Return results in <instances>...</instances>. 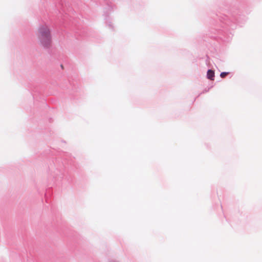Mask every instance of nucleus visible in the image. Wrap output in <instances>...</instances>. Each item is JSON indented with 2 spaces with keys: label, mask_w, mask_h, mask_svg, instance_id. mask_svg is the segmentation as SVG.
I'll list each match as a JSON object with an SVG mask.
<instances>
[{
  "label": "nucleus",
  "mask_w": 262,
  "mask_h": 262,
  "mask_svg": "<svg viewBox=\"0 0 262 262\" xmlns=\"http://www.w3.org/2000/svg\"><path fill=\"white\" fill-rule=\"evenodd\" d=\"M207 78L210 79V80H214V72L213 71L211 70H209L207 72Z\"/></svg>",
  "instance_id": "f03ea898"
},
{
  "label": "nucleus",
  "mask_w": 262,
  "mask_h": 262,
  "mask_svg": "<svg viewBox=\"0 0 262 262\" xmlns=\"http://www.w3.org/2000/svg\"><path fill=\"white\" fill-rule=\"evenodd\" d=\"M228 74V72H222L220 74V76L221 78H225L227 75Z\"/></svg>",
  "instance_id": "7ed1b4c3"
},
{
  "label": "nucleus",
  "mask_w": 262,
  "mask_h": 262,
  "mask_svg": "<svg viewBox=\"0 0 262 262\" xmlns=\"http://www.w3.org/2000/svg\"><path fill=\"white\" fill-rule=\"evenodd\" d=\"M36 36L40 43L46 48H48L51 43V30L46 24L40 25L36 31Z\"/></svg>",
  "instance_id": "f257e3e1"
}]
</instances>
